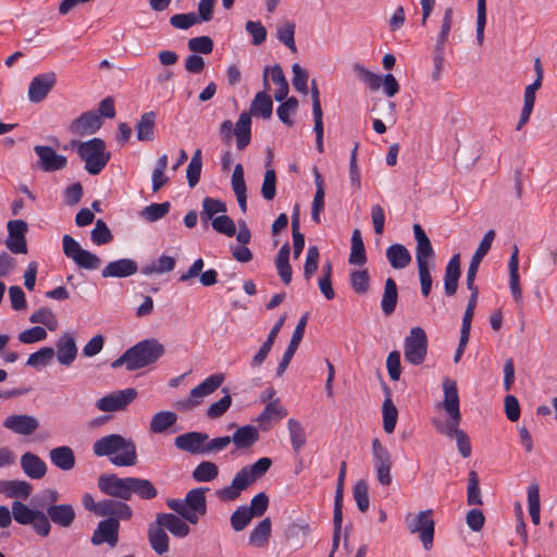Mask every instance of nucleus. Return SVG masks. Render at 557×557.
Listing matches in <instances>:
<instances>
[{
    "mask_svg": "<svg viewBox=\"0 0 557 557\" xmlns=\"http://www.w3.org/2000/svg\"><path fill=\"white\" fill-rule=\"evenodd\" d=\"M55 348L58 362L70 367L78 351L74 336L71 333L62 334L55 343Z\"/></svg>",
    "mask_w": 557,
    "mask_h": 557,
    "instance_id": "nucleus-26",
    "label": "nucleus"
},
{
    "mask_svg": "<svg viewBox=\"0 0 557 557\" xmlns=\"http://www.w3.org/2000/svg\"><path fill=\"white\" fill-rule=\"evenodd\" d=\"M460 277V256L454 255L448 261L444 274V289L447 296H454Z\"/></svg>",
    "mask_w": 557,
    "mask_h": 557,
    "instance_id": "nucleus-30",
    "label": "nucleus"
},
{
    "mask_svg": "<svg viewBox=\"0 0 557 557\" xmlns=\"http://www.w3.org/2000/svg\"><path fill=\"white\" fill-rule=\"evenodd\" d=\"M290 247L285 243L278 250L275 258V267L277 273L284 284H289L292 281V267L289 264Z\"/></svg>",
    "mask_w": 557,
    "mask_h": 557,
    "instance_id": "nucleus-38",
    "label": "nucleus"
},
{
    "mask_svg": "<svg viewBox=\"0 0 557 557\" xmlns=\"http://www.w3.org/2000/svg\"><path fill=\"white\" fill-rule=\"evenodd\" d=\"M92 453L96 457H107L116 467H132L137 463L135 442L120 434L104 435L95 441Z\"/></svg>",
    "mask_w": 557,
    "mask_h": 557,
    "instance_id": "nucleus-1",
    "label": "nucleus"
},
{
    "mask_svg": "<svg viewBox=\"0 0 557 557\" xmlns=\"http://www.w3.org/2000/svg\"><path fill=\"white\" fill-rule=\"evenodd\" d=\"M165 351L164 346L156 338L144 339L128 348L112 362V368L125 366L126 370L135 371L154 363Z\"/></svg>",
    "mask_w": 557,
    "mask_h": 557,
    "instance_id": "nucleus-2",
    "label": "nucleus"
},
{
    "mask_svg": "<svg viewBox=\"0 0 557 557\" xmlns=\"http://www.w3.org/2000/svg\"><path fill=\"white\" fill-rule=\"evenodd\" d=\"M132 476L119 478L115 474H101L98 479L99 490L110 496L122 500L131 499Z\"/></svg>",
    "mask_w": 557,
    "mask_h": 557,
    "instance_id": "nucleus-13",
    "label": "nucleus"
},
{
    "mask_svg": "<svg viewBox=\"0 0 557 557\" xmlns=\"http://www.w3.org/2000/svg\"><path fill=\"white\" fill-rule=\"evenodd\" d=\"M432 515V509H426L417 515L409 512L405 517L407 529L411 534H419L426 550H430L433 546L435 522Z\"/></svg>",
    "mask_w": 557,
    "mask_h": 557,
    "instance_id": "nucleus-7",
    "label": "nucleus"
},
{
    "mask_svg": "<svg viewBox=\"0 0 557 557\" xmlns=\"http://www.w3.org/2000/svg\"><path fill=\"white\" fill-rule=\"evenodd\" d=\"M518 247H513V251L511 253V257L509 259V285H510V292L513 296L515 301L518 305H522V290L520 287V281H519V259H518Z\"/></svg>",
    "mask_w": 557,
    "mask_h": 557,
    "instance_id": "nucleus-34",
    "label": "nucleus"
},
{
    "mask_svg": "<svg viewBox=\"0 0 557 557\" xmlns=\"http://www.w3.org/2000/svg\"><path fill=\"white\" fill-rule=\"evenodd\" d=\"M250 114L248 112H243L240 113L239 119L235 125H233L232 121L230 120L223 121L220 125V135L226 143H228L232 139V136L235 135L237 148L243 150L250 143Z\"/></svg>",
    "mask_w": 557,
    "mask_h": 557,
    "instance_id": "nucleus-8",
    "label": "nucleus"
},
{
    "mask_svg": "<svg viewBox=\"0 0 557 557\" xmlns=\"http://www.w3.org/2000/svg\"><path fill=\"white\" fill-rule=\"evenodd\" d=\"M443 407L449 416V421L443 423L435 420L433 423L437 432L446 435L447 437L456 438L459 432H463V430L459 429L461 414L459 409V395L456 381L450 377H445L443 381Z\"/></svg>",
    "mask_w": 557,
    "mask_h": 557,
    "instance_id": "nucleus-4",
    "label": "nucleus"
},
{
    "mask_svg": "<svg viewBox=\"0 0 557 557\" xmlns=\"http://www.w3.org/2000/svg\"><path fill=\"white\" fill-rule=\"evenodd\" d=\"M156 113L150 111L144 113L137 125V139L140 141H151L154 138Z\"/></svg>",
    "mask_w": 557,
    "mask_h": 557,
    "instance_id": "nucleus-40",
    "label": "nucleus"
},
{
    "mask_svg": "<svg viewBox=\"0 0 557 557\" xmlns=\"http://www.w3.org/2000/svg\"><path fill=\"white\" fill-rule=\"evenodd\" d=\"M307 320H308V313L304 314L300 318V320L298 321V323L294 330L292 339L288 344V347L286 348V350L282 357V360L277 366L276 373L278 376H281L288 368L290 360H292L293 356L295 355V352L304 337L305 329L307 325Z\"/></svg>",
    "mask_w": 557,
    "mask_h": 557,
    "instance_id": "nucleus-22",
    "label": "nucleus"
},
{
    "mask_svg": "<svg viewBox=\"0 0 557 557\" xmlns=\"http://www.w3.org/2000/svg\"><path fill=\"white\" fill-rule=\"evenodd\" d=\"M398 290L395 281L388 277L385 281L384 293L381 300V308L385 315H391L397 306Z\"/></svg>",
    "mask_w": 557,
    "mask_h": 557,
    "instance_id": "nucleus-39",
    "label": "nucleus"
},
{
    "mask_svg": "<svg viewBox=\"0 0 557 557\" xmlns=\"http://www.w3.org/2000/svg\"><path fill=\"white\" fill-rule=\"evenodd\" d=\"M298 107V100L295 97L287 98L284 102H282L277 110L278 119L286 125L292 126L293 120L290 115L296 111Z\"/></svg>",
    "mask_w": 557,
    "mask_h": 557,
    "instance_id": "nucleus-63",
    "label": "nucleus"
},
{
    "mask_svg": "<svg viewBox=\"0 0 557 557\" xmlns=\"http://www.w3.org/2000/svg\"><path fill=\"white\" fill-rule=\"evenodd\" d=\"M51 462L62 471H70L75 467V455L70 446H59L49 451Z\"/></svg>",
    "mask_w": 557,
    "mask_h": 557,
    "instance_id": "nucleus-32",
    "label": "nucleus"
},
{
    "mask_svg": "<svg viewBox=\"0 0 557 557\" xmlns=\"http://www.w3.org/2000/svg\"><path fill=\"white\" fill-rule=\"evenodd\" d=\"M138 270L137 262L133 259L124 258L109 262L101 271L102 277H128Z\"/></svg>",
    "mask_w": 557,
    "mask_h": 557,
    "instance_id": "nucleus-27",
    "label": "nucleus"
},
{
    "mask_svg": "<svg viewBox=\"0 0 557 557\" xmlns=\"http://www.w3.org/2000/svg\"><path fill=\"white\" fill-rule=\"evenodd\" d=\"M72 145L77 148L78 156L85 162V170L91 175L99 174L110 161L111 153L107 151L106 143L101 138L73 141Z\"/></svg>",
    "mask_w": 557,
    "mask_h": 557,
    "instance_id": "nucleus-6",
    "label": "nucleus"
},
{
    "mask_svg": "<svg viewBox=\"0 0 557 557\" xmlns=\"http://www.w3.org/2000/svg\"><path fill=\"white\" fill-rule=\"evenodd\" d=\"M453 15H454L453 9L447 8L444 12L441 32L437 36L436 44H435L434 48H438V49L445 48V44L448 40L449 33H450L451 25H453Z\"/></svg>",
    "mask_w": 557,
    "mask_h": 557,
    "instance_id": "nucleus-59",
    "label": "nucleus"
},
{
    "mask_svg": "<svg viewBox=\"0 0 557 557\" xmlns=\"http://www.w3.org/2000/svg\"><path fill=\"white\" fill-rule=\"evenodd\" d=\"M272 465L268 457L258 459L255 463L245 466L233 478L232 483L218 491L219 499L231 502L240 496L256 480L263 476Z\"/></svg>",
    "mask_w": 557,
    "mask_h": 557,
    "instance_id": "nucleus-3",
    "label": "nucleus"
},
{
    "mask_svg": "<svg viewBox=\"0 0 557 557\" xmlns=\"http://www.w3.org/2000/svg\"><path fill=\"white\" fill-rule=\"evenodd\" d=\"M32 484L22 480L0 481V493L10 498L26 499L32 493Z\"/></svg>",
    "mask_w": 557,
    "mask_h": 557,
    "instance_id": "nucleus-35",
    "label": "nucleus"
},
{
    "mask_svg": "<svg viewBox=\"0 0 557 557\" xmlns=\"http://www.w3.org/2000/svg\"><path fill=\"white\" fill-rule=\"evenodd\" d=\"M382 413L383 429L386 433L391 434L394 432L397 423L398 410L389 397H387L383 403Z\"/></svg>",
    "mask_w": 557,
    "mask_h": 557,
    "instance_id": "nucleus-50",
    "label": "nucleus"
},
{
    "mask_svg": "<svg viewBox=\"0 0 557 557\" xmlns=\"http://www.w3.org/2000/svg\"><path fill=\"white\" fill-rule=\"evenodd\" d=\"M99 517L115 518L128 521L133 517V510L125 502L108 498L99 502Z\"/></svg>",
    "mask_w": 557,
    "mask_h": 557,
    "instance_id": "nucleus-23",
    "label": "nucleus"
},
{
    "mask_svg": "<svg viewBox=\"0 0 557 557\" xmlns=\"http://www.w3.org/2000/svg\"><path fill=\"white\" fill-rule=\"evenodd\" d=\"M272 82L277 85V90L274 94L276 101H283L288 95V83L280 65L275 64L271 67Z\"/></svg>",
    "mask_w": 557,
    "mask_h": 557,
    "instance_id": "nucleus-52",
    "label": "nucleus"
},
{
    "mask_svg": "<svg viewBox=\"0 0 557 557\" xmlns=\"http://www.w3.org/2000/svg\"><path fill=\"white\" fill-rule=\"evenodd\" d=\"M176 422L177 414L175 412L168 410L159 411L151 418L149 430L152 433L161 434L166 432Z\"/></svg>",
    "mask_w": 557,
    "mask_h": 557,
    "instance_id": "nucleus-37",
    "label": "nucleus"
},
{
    "mask_svg": "<svg viewBox=\"0 0 557 557\" xmlns=\"http://www.w3.org/2000/svg\"><path fill=\"white\" fill-rule=\"evenodd\" d=\"M12 517L13 519L23 525L30 524L32 521H34V518L36 517L37 512L39 510L30 509L28 506L23 504L20 500H15L12 503Z\"/></svg>",
    "mask_w": 557,
    "mask_h": 557,
    "instance_id": "nucleus-49",
    "label": "nucleus"
},
{
    "mask_svg": "<svg viewBox=\"0 0 557 557\" xmlns=\"http://www.w3.org/2000/svg\"><path fill=\"white\" fill-rule=\"evenodd\" d=\"M272 111L273 103L271 97L264 91L258 92L251 102L249 114L258 115L267 120L271 117Z\"/></svg>",
    "mask_w": 557,
    "mask_h": 557,
    "instance_id": "nucleus-42",
    "label": "nucleus"
},
{
    "mask_svg": "<svg viewBox=\"0 0 557 557\" xmlns=\"http://www.w3.org/2000/svg\"><path fill=\"white\" fill-rule=\"evenodd\" d=\"M252 518V515L248 511V506H239L231 515V527L235 532H240L249 525Z\"/></svg>",
    "mask_w": 557,
    "mask_h": 557,
    "instance_id": "nucleus-54",
    "label": "nucleus"
},
{
    "mask_svg": "<svg viewBox=\"0 0 557 557\" xmlns=\"http://www.w3.org/2000/svg\"><path fill=\"white\" fill-rule=\"evenodd\" d=\"M32 323H40L47 326L50 331H54L58 326L55 314L49 308H40L36 310L29 318Z\"/></svg>",
    "mask_w": 557,
    "mask_h": 557,
    "instance_id": "nucleus-57",
    "label": "nucleus"
},
{
    "mask_svg": "<svg viewBox=\"0 0 557 557\" xmlns=\"http://www.w3.org/2000/svg\"><path fill=\"white\" fill-rule=\"evenodd\" d=\"M8 227V238L5 240V245L8 249L12 253H26L27 245H26V232H27V223L23 220H12L7 224Z\"/></svg>",
    "mask_w": 557,
    "mask_h": 557,
    "instance_id": "nucleus-16",
    "label": "nucleus"
},
{
    "mask_svg": "<svg viewBox=\"0 0 557 557\" xmlns=\"http://www.w3.org/2000/svg\"><path fill=\"white\" fill-rule=\"evenodd\" d=\"M428 351V337L425 331L416 326L410 330L404 341V355L406 361L419 366L424 362Z\"/></svg>",
    "mask_w": 557,
    "mask_h": 557,
    "instance_id": "nucleus-10",
    "label": "nucleus"
},
{
    "mask_svg": "<svg viewBox=\"0 0 557 557\" xmlns=\"http://www.w3.org/2000/svg\"><path fill=\"white\" fill-rule=\"evenodd\" d=\"M137 391L135 388L119 389L97 399L96 408L102 412L122 411L135 400Z\"/></svg>",
    "mask_w": 557,
    "mask_h": 557,
    "instance_id": "nucleus-12",
    "label": "nucleus"
},
{
    "mask_svg": "<svg viewBox=\"0 0 557 557\" xmlns=\"http://www.w3.org/2000/svg\"><path fill=\"white\" fill-rule=\"evenodd\" d=\"M207 440V433L191 431L176 436L174 445L177 449L191 455H206Z\"/></svg>",
    "mask_w": 557,
    "mask_h": 557,
    "instance_id": "nucleus-17",
    "label": "nucleus"
},
{
    "mask_svg": "<svg viewBox=\"0 0 557 557\" xmlns=\"http://www.w3.org/2000/svg\"><path fill=\"white\" fill-rule=\"evenodd\" d=\"M226 206L219 199L206 197L202 201L201 219L205 221L213 220L214 214L224 213Z\"/></svg>",
    "mask_w": 557,
    "mask_h": 557,
    "instance_id": "nucleus-56",
    "label": "nucleus"
},
{
    "mask_svg": "<svg viewBox=\"0 0 557 557\" xmlns=\"http://www.w3.org/2000/svg\"><path fill=\"white\" fill-rule=\"evenodd\" d=\"M287 416L286 409L280 405L278 399H274L267 404L263 411L258 416L256 421L260 424L268 422L272 419H282Z\"/></svg>",
    "mask_w": 557,
    "mask_h": 557,
    "instance_id": "nucleus-51",
    "label": "nucleus"
},
{
    "mask_svg": "<svg viewBox=\"0 0 557 557\" xmlns=\"http://www.w3.org/2000/svg\"><path fill=\"white\" fill-rule=\"evenodd\" d=\"M350 264L363 265L367 262L363 240L359 230H355L351 236V249L348 259Z\"/></svg>",
    "mask_w": 557,
    "mask_h": 557,
    "instance_id": "nucleus-45",
    "label": "nucleus"
},
{
    "mask_svg": "<svg viewBox=\"0 0 557 557\" xmlns=\"http://www.w3.org/2000/svg\"><path fill=\"white\" fill-rule=\"evenodd\" d=\"M47 515L54 524L61 528L71 527L76 517L71 504L50 505L47 508Z\"/></svg>",
    "mask_w": 557,
    "mask_h": 557,
    "instance_id": "nucleus-29",
    "label": "nucleus"
},
{
    "mask_svg": "<svg viewBox=\"0 0 557 557\" xmlns=\"http://www.w3.org/2000/svg\"><path fill=\"white\" fill-rule=\"evenodd\" d=\"M131 497L135 494L141 499H152L157 497L158 491L153 483L148 479L132 476Z\"/></svg>",
    "mask_w": 557,
    "mask_h": 557,
    "instance_id": "nucleus-43",
    "label": "nucleus"
},
{
    "mask_svg": "<svg viewBox=\"0 0 557 557\" xmlns=\"http://www.w3.org/2000/svg\"><path fill=\"white\" fill-rule=\"evenodd\" d=\"M372 456L379 483L388 486L392 483L393 461L389 451L377 438L372 441Z\"/></svg>",
    "mask_w": 557,
    "mask_h": 557,
    "instance_id": "nucleus-14",
    "label": "nucleus"
},
{
    "mask_svg": "<svg viewBox=\"0 0 557 557\" xmlns=\"http://www.w3.org/2000/svg\"><path fill=\"white\" fill-rule=\"evenodd\" d=\"M21 467L24 473L34 480H39L46 475L47 466L37 455L25 453L21 457Z\"/></svg>",
    "mask_w": 557,
    "mask_h": 557,
    "instance_id": "nucleus-31",
    "label": "nucleus"
},
{
    "mask_svg": "<svg viewBox=\"0 0 557 557\" xmlns=\"http://www.w3.org/2000/svg\"><path fill=\"white\" fill-rule=\"evenodd\" d=\"M259 441V432L258 429L253 425L247 424L238 428L233 436H231V442L234 443L236 448L238 449H247L253 446Z\"/></svg>",
    "mask_w": 557,
    "mask_h": 557,
    "instance_id": "nucleus-33",
    "label": "nucleus"
},
{
    "mask_svg": "<svg viewBox=\"0 0 557 557\" xmlns=\"http://www.w3.org/2000/svg\"><path fill=\"white\" fill-rule=\"evenodd\" d=\"M102 125L101 116L95 111H88L79 115L70 125V131L76 135H92Z\"/></svg>",
    "mask_w": 557,
    "mask_h": 557,
    "instance_id": "nucleus-24",
    "label": "nucleus"
},
{
    "mask_svg": "<svg viewBox=\"0 0 557 557\" xmlns=\"http://www.w3.org/2000/svg\"><path fill=\"white\" fill-rule=\"evenodd\" d=\"M350 285L355 293L366 294L370 287V275L366 269L355 270L350 273Z\"/></svg>",
    "mask_w": 557,
    "mask_h": 557,
    "instance_id": "nucleus-55",
    "label": "nucleus"
},
{
    "mask_svg": "<svg viewBox=\"0 0 557 557\" xmlns=\"http://www.w3.org/2000/svg\"><path fill=\"white\" fill-rule=\"evenodd\" d=\"M94 244L100 246L110 243L113 239V235L102 220H97L94 230L90 234Z\"/></svg>",
    "mask_w": 557,
    "mask_h": 557,
    "instance_id": "nucleus-61",
    "label": "nucleus"
},
{
    "mask_svg": "<svg viewBox=\"0 0 557 557\" xmlns=\"http://www.w3.org/2000/svg\"><path fill=\"white\" fill-rule=\"evenodd\" d=\"M147 537L152 550L158 555H163L169 552L170 537L157 520L148 525Z\"/></svg>",
    "mask_w": 557,
    "mask_h": 557,
    "instance_id": "nucleus-28",
    "label": "nucleus"
},
{
    "mask_svg": "<svg viewBox=\"0 0 557 557\" xmlns=\"http://www.w3.org/2000/svg\"><path fill=\"white\" fill-rule=\"evenodd\" d=\"M224 375L221 373L208 376L200 384L195 386L186 399L177 403V408L182 410H193L201 405L203 398L214 393L223 383Z\"/></svg>",
    "mask_w": 557,
    "mask_h": 557,
    "instance_id": "nucleus-9",
    "label": "nucleus"
},
{
    "mask_svg": "<svg viewBox=\"0 0 557 557\" xmlns=\"http://www.w3.org/2000/svg\"><path fill=\"white\" fill-rule=\"evenodd\" d=\"M63 252L64 255L72 259L73 262L85 270H96L99 268L101 260L100 258L81 247L78 242H76L72 236L64 235L62 238Z\"/></svg>",
    "mask_w": 557,
    "mask_h": 557,
    "instance_id": "nucleus-11",
    "label": "nucleus"
},
{
    "mask_svg": "<svg viewBox=\"0 0 557 557\" xmlns=\"http://www.w3.org/2000/svg\"><path fill=\"white\" fill-rule=\"evenodd\" d=\"M354 498L358 509L364 512L369 509V487L364 480H359L354 486Z\"/></svg>",
    "mask_w": 557,
    "mask_h": 557,
    "instance_id": "nucleus-60",
    "label": "nucleus"
},
{
    "mask_svg": "<svg viewBox=\"0 0 557 557\" xmlns=\"http://www.w3.org/2000/svg\"><path fill=\"white\" fill-rule=\"evenodd\" d=\"M36 154L39 158L38 166L45 172H53L62 170L66 166L67 159L62 154H58L49 146L37 145L34 147Z\"/></svg>",
    "mask_w": 557,
    "mask_h": 557,
    "instance_id": "nucleus-20",
    "label": "nucleus"
},
{
    "mask_svg": "<svg viewBox=\"0 0 557 557\" xmlns=\"http://www.w3.org/2000/svg\"><path fill=\"white\" fill-rule=\"evenodd\" d=\"M57 83V77L53 72L44 73L35 76L28 87V99L30 102H41L48 94L52 90Z\"/></svg>",
    "mask_w": 557,
    "mask_h": 557,
    "instance_id": "nucleus-19",
    "label": "nucleus"
},
{
    "mask_svg": "<svg viewBox=\"0 0 557 557\" xmlns=\"http://www.w3.org/2000/svg\"><path fill=\"white\" fill-rule=\"evenodd\" d=\"M277 39L283 42L293 53L297 52L295 44V24L293 22H285L276 29Z\"/></svg>",
    "mask_w": 557,
    "mask_h": 557,
    "instance_id": "nucleus-53",
    "label": "nucleus"
},
{
    "mask_svg": "<svg viewBox=\"0 0 557 557\" xmlns=\"http://www.w3.org/2000/svg\"><path fill=\"white\" fill-rule=\"evenodd\" d=\"M386 259L393 269L400 270L409 265L411 255L404 245L393 244L386 249Z\"/></svg>",
    "mask_w": 557,
    "mask_h": 557,
    "instance_id": "nucleus-36",
    "label": "nucleus"
},
{
    "mask_svg": "<svg viewBox=\"0 0 557 557\" xmlns=\"http://www.w3.org/2000/svg\"><path fill=\"white\" fill-rule=\"evenodd\" d=\"M175 264L176 261L173 257L162 255L154 262L145 265L141 272L145 275L162 274L172 271Z\"/></svg>",
    "mask_w": 557,
    "mask_h": 557,
    "instance_id": "nucleus-46",
    "label": "nucleus"
},
{
    "mask_svg": "<svg viewBox=\"0 0 557 557\" xmlns=\"http://www.w3.org/2000/svg\"><path fill=\"white\" fill-rule=\"evenodd\" d=\"M3 426L14 434L28 436L39 428V421L29 414H11L3 421Z\"/></svg>",
    "mask_w": 557,
    "mask_h": 557,
    "instance_id": "nucleus-21",
    "label": "nucleus"
},
{
    "mask_svg": "<svg viewBox=\"0 0 557 557\" xmlns=\"http://www.w3.org/2000/svg\"><path fill=\"white\" fill-rule=\"evenodd\" d=\"M54 356V349L51 347H42L36 352L29 355L26 364L29 367L38 368L46 366Z\"/></svg>",
    "mask_w": 557,
    "mask_h": 557,
    "instance_id": "nucleus-64",
    "label": "nucleus"
},
{
    "mask_svg": "<svg viewBox=\"0 0 557 557\" xmlns=\"http://www.w3.org/2000/svg\"><path fill=\"white\" fill-rule=\"evenodd\" d=\"M272 522L270 518L261 520L249 535V544L255 547H263L267 545L271 535Z\"/></svg>",
    "mask_w": 557,
    "mask_h": 557,
    "instance_id": "nucleus-44",
    "label": "nucleus"
},
{
    "mask_svg": "<svg viewBox=\"0 0 557 557\" xmlns=\"http://www.w3.org/2000/svg\"><path fill=\"white\" fill-rule=\"evenodd\" d=\"M219 475V468L212 461H201L193 471V479L197 482H211Z\"/></svg>",
    "mask_w": 557,
    "mask_h": 557,
    "instance_id": "nucleus-47",
    "label": "nucleus"
},
{
    "mask_svg": "<svg viewBox=\"0 0 557 557\" xmlns=\"http://www.w3.org/2000/svg\"><path fill=\"white\" fill-rule=\"evenodd\" d=\"M120 522L115 518L101 520L95 529L90 542L95 546L108 544L114 548L119 543Z\"/></svg>",
    "mask_w": 557,
    "mask_h": 557,
    "instance_id": "nucleus-15",
    "label": "nucleus"
},
{
    "mask_svg": "<svg viewBox=\"0 0 557 557\" xmlns=\"http://www.w3.org/2000/svg\"><path fill=\"white\" fill-rule=\"evenodd\" d=\"M205 488L190 490L184 499L169 498L166 506L191 524H197L199 517L207 512Z\"/></svg>",
    "mask_w": 557,
    "mask_h": 557,
    "instance_id": "nucleus-5",
    "label": "nucleus"
},
{
    "mask_svg": "<svg viewBox=\"0 0 557 557\" xmlns=\"http://www.w3.org/2000/svg\"><path fill=\"white\" fill-rule=\"evenodd\" d=\"M201 170H202L201 149H197L194 152V154L190 159V162L187 166V171H186V178H187L189 187L193 188L199 183Z\"/></svg>",
    "mask_w": 557,
    "mask_h": 557,
    "instance_id": "nucleus-48",
    "label": "nucleus"
},
{
    "mask_svg": "<svg viewBox=\"0 0 557 557\" xmlns=\"http://www.w3.org/2000/svg\"><path fill=\"white\" fill-rule=\"evenodd\" d=\"M412 230L417 243L414 252L417 264H434L435 251L425 231L417 223L413 224Z\"/></svg>",
    "mask_w": 557,
    "mask_h": 557,
    "instance_id": "nucleus-18",
    "label": "nucleus"
},
{
    "mask_svg": "<svg viewBox=\"0 0 557 557\" xmlns=\"http://www.w3.org/2000/svg\"><path fill=\"white\" fill-rule=\"evenodd\" d=\"M157 522L175 537H186L190 533L189 525L180 515L160 512L156 516Z\"/></svg>",
    "mask_w": 557,
    "mask_h": 557,
    "instance_id": "nucleus-25",
    "label": "nucleus"
},
{
    "mask_svg": "<svg viewBox=\"0 0 557 557\" xmlns=\"http://www.w3.org/2000/svg\"><path fill=\"white\" fill-rule=\"evenodd\" d=\"M320 252L317 246H310L307 250L306 262L304 267V276L306 281H310L318 270Z\"/></svg>",
    "mask_w": 557,
    "mask_h": 557,
    "instance_id": "nucleus-62",
    "label": "nucleus"
},
{
    "mask_svg": "<svg viewBox=\"0 0 557 557\" xmlns=\"http://www.w3.org/2000/svg\"><path fill=\"white\" fill-rule=\"evenodd\" d=\"M170 211V203L169 202H162V203H151L144 208V210L140 212L141 218H144L148 222H154L160 219H162L164 215H166Z\"/></svg>",
    "mask_w": 557,
    "mask_h": 557,
    "instance_id": "nucleus-58",
    "label": "nucleus"
},
{
    "mask_svg": "<svg viewBox=\"0 0 557 557\" xmlns=\"http://www.w3.org/2000/svg\"><path fill=\"white\" fill-rule=\"evenodd\" d=\"M287 430L293 451L297 454L307 443L305 428L298 420L292 418L287 421Z\"/></svg>",
    "mask_w": 557,
    "mask_h": 557,
    "instance_id": "nucleus-41",
    "label": "nucleus"
}]
</instances>
